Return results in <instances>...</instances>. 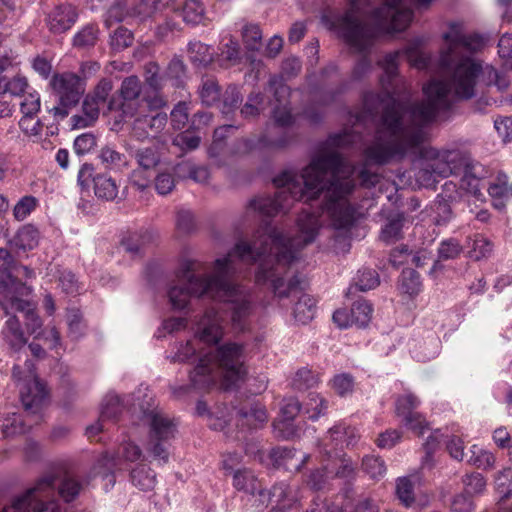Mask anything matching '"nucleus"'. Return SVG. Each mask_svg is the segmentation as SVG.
I'll return each mask as SVG.
<instances>
[{"label":"nucleus","instance_id":"nucleus-1","mask_svg":"<svg viewBox=\"0 0 512 512\" xmlns=\"http://www.w3.org/2000/svg\"><path fill=\"white\" fill-rule=\"evenodd\" d=\"M355 167L337 151L314 156L300 177L283 171L273 179L277 191L273 197L261 196L250 201L248 213L260 218L252 242L240 241L235 251L245 261L258 263L256 283L269 284L279 299L298 297L293 316L301 324L309 323L316 313V300L302 293L296 274L285 281L291 265L297 259L295 240L272 225V218L286 212L294 201H304L309 209H302L297 227L302 246L312 243L320 228V216L326 212L335 229H348L357 220V208L348 200L356 187Z\"/></svg>","mask_w":512,"mask_h":512},{"label":"nucleus","instance_id":"nucleus-2","mask_svg":"<svg viewBox=\"0 0 512 512\" xmlns=\"http://www.w3.org/2000/svg\"><path fill=\"white\" fill-rule=\"evenodd\" d=\"M397 59V52L384 57V75L380 79L383 90L379 93L368 91L363 96L364 106L370 113L381 107L374 139L365 149L366 158L377 165L403 159L420 148L426 139L424 125L450 109L449 92L452 90L459 99H471L476 95L475 87L480 80V61L473 57L453 56L450 64L439 63L447 74L448 83L429 82L423 88L426 99L409 104L397 99L392 89V82L398 75Z\"/></svg>","mask_w":512,"mask_h":512},{"label":"nucleus","instance_id":"nucleus-3","mask_svg":"<svg viewBox=\"0 0 512 512\" xmlns=\"http://www.w3.org/2000/svg\"><path fill=\"white\" fill-rule=\"evenodd\" d=\"M234 258L244 261L235 251L215 260L214 273L199 274L201 264L186 259L180 264L177 277L179 283L171 285L167 291L168 301L175 311H189L192 297L211 299L223 303V315L214 307L206 308L196 323L195 334L199 340L216 345L224 335L223 322L229 319L234 332H244L248 327L251 301L247 292L230 279L235 273Z\"/></svg>","mask_w":512,"mask_h":512},{"label":"nucleus","instance_id":"nucleus-4","mask_svg":"<svg viewBox=\"0 0 512 512\" xmlns=\"http://www.w3.org/2000/svg\"><path fill=\"white\" fill-rule=\"evenodd\" d=\"M384 1L372 11L371 24L361 19L357 0H350V7L331 22V29L356 52L369 51L375 38L404 31L413 18L411 9L398 7L400 0Z\"/></svg>","mask_w":512,"mask_h":512},{"label":"nucleus","instance_id":"nucleus-5","mask_svg":"<svg viewBox=\"0 0 512 512\" xmlns=\"http://www.w3.org/2000/svg\"><path fill=\"white\" fill-rule=\"evenodd\" d=\"M87 483L88 480L84 481L80 476L68 472L60 477L45 475L1 512H60L56 494L70 503L79 496Z\"/></svg>","mask_w":512,"mask_h":512},{"label":"nucleus","instance_id":"nucleus-6","mask_svg":"<svg viewBox=\"0 0 512 512\" xmlns=\"http://www.w3.org/2000/svg\"><path fill=\"white\" fill-rule=\"evenodd\" d=\"M146 404L140 405V419L149 429L146 451L159 464L164 465L169 460L170 441L175 437L176 424L154 404L152 398Z\"/></svg>","mask_w":512,"mask_h":512},{"label":"nucleus","instance_id":"nucleus-7","mask_svg":"<svg viewBox=\"0 0 512 512\" xmlns=\"http://www.w3.org/2000/svg\"><path fill=\"white\" fill-rule=\"evenodd\" d=\"M50 86L58 98V105L49 110L55 118H66L85 93V80L72 72L55 73Z\"/></svg>","mask_w":512,"mask_h":512},{"label":"nucleus","instance_id":"nucleus-8","mask_svg":"<svg viewBox=\"0 0 512 512\" xmlns=\"http://www.w3.org/2000/svg\"><path fill=\"white\" fill-rule=\"evenodd\" d=\"M216 359L223 370L224 389L232 390L238 387L247 374L244 346L235 342L224 343L218 346Z\"/></svg>","mask_w":512,"mask_h":512},{"label":"nucleus","instance_id":"nucleus-9","mask_svg":"<svg viewBox=\"0 0 512 512\" xmlns=\"http://www.w3.org/2000/svg\"><path fill=\"white\" fill-rule=\"evenodd\" d=\"M142 456V450L137 444L124 441L117 447L114 454L105 452L98 458L94 466L95 474L101 475L113 486L115 484L114 471L116 469L123 470L124 465L136 462Z\"/></svg>","mask_w":512,"mask_h":512},{"label":"nucleus","instance_id":"nucleus-10","mask_svg":"<svg viewBox=\"0 0 512 512\" xmlns=\"http://www.w3.org/2000/svg\"><path fill=\"white\" fill-rule=\"evenodd\" d=\"M427 155L432 158L431 162H427L417 174L418 180L424 183L425 186H431L437 182V177L445 178L452 175L453 169L458 166L455 163L459 162V150H445L437 151L430 149Z\"/></svg>","mask_w":512,"mask_h":512},{"label":"nucleus","instance_id":"nucleus-11","mask_svg":"<svg viewBox=\"0 0 512 512\" xmlns=\"http://www.w3.org/2000/svg\"><path fill=\"white\" fill-rule=\"evenodd\" d=\"M12 377L16 381L24 382L20 389V398L25 411L33 414L38 413L47 395L43 383L33 374L30 367L27 371H24L19 365H14Z\"/></svg>","mask_w":512,"mask_h":512},{"label":"nucleus","instance_id":"nucleus-12","mask_svg":"<svg viewBox=\"0 0 512 512\" xmlns=\"http://www.w3.org/2000/svg\"><path fill=\"white\" fill-rule=\"evenodd\" d=\"M445 39L449 42L446 50H443L439 57L441 65L451 63L453 56L472 57V54L483 49L486 38L479 33L455 34L450 36L445 34Z\"/></svg>","mask_w":512,"mask_h":512},{"label":"nucleus","instance_id":"nucleus-13","mask_svg":"<svg viewBox=\"0 0 512 512\" xmlns=\"http://www.w3.org/2000/svg\"><path fill=\"white\" fill-rule=\"evenodd\" d=\"M420 404V399L411 392L398 395L395 399V413L401 418L402 425L418 436L429 429L425 417L416 411Z\"/></svg>","mask_w":512,"mask_h":512},{"label":"nucleus","instance_id":"nucleus-14","mask_svg":"<svg viewBox=\"0 0 512 512\" xmlns=\"http://www.w3.org/2000/svg\"><path fill=\"white\" fill-rule=\"evenodd\" d=\"M292 136L284 131L279 137L273 139L267 134L236 139L229 147V154L233 156L247 155L253 151L282 149L289 145Z\"/></svg>","mask_w":512,"mask_h":512},{"label":"nucleus","instance_id":"nucleus-15","mask_svg":"<svg viewBox=\"0 0 512 512\" xmlns=\"http://www.w3.org/2000/svg\"><path fill=\"white\" fill-rule=\"evenodd\" d=\"M78 184L82 188L89 186V182H93L95 196L99 199L112 201L117 197L118 186L115 179L108 174H94V167L85 163L78 172Z\"/></svg>","mask_w":512,"mask_h":512},{"label":"nucleus","instance_id":"nucleus-16","mask_svg":"<svg viewBox=\"0 0 512 512\" xmlns=\"http://www.w3.org/2000/svg\"><path fill=\"white\" fill-rule=\"evenodd\" d=\"M120 96L122 101L118 103V110L120 111L119 120L116 124L126 122L127 119L133 118L137 115L138 100L141 94V82L137 76L126 77L121 84Z\"/></svg>","mask_w":512,"mask_h":512},{"label":"nucleus","instance_id":"nucleus-17","mask_svg":"<svg viewBox=\"0 0 512 512\" xmlns=\"http://www.w3.org/2000/svg\"><path fill=\"white\" fill-rule=\"evenodd\" d=\"M189 377L191 385L172 387V393L176 398L186 395L192 387L198 390H206L215 385L211 359L208 357L199 358L198 364L190 371Z\"/></svg>","mask_w":512,"mask_h":512},{"label":"nucleus","instance_id":"nucleus-18","mask_svg":"<svg viewBox=\"0 0 512 512\" xmlns=\"http://www.w3.org/2000/svg\"><path fill=\"white\" fill-rule=\"evenodd\" d=\"M355 438L354 429L346 427L342 424L334 425L329 429L327 435L320 440V452L327 460L333 458V451L332 449L328 448L329 440L334 443L335 456H344V447L354 445L356 443Z\"/></svg>","mask_w":512,"mask_h":512},{"label":"nucleus","instance_id":"nucleus-19","mask_svg":"<svg viewBox=\"0 0 512 512\" xmlns=\"http://www.w3.org/2000/svg\"><path fill=\"white\" fill-rule=\"evenodd\" d=\"M78 17V10L74 5L60 3L47 14L45 21L51 33L62 34L73 27Z\"/></svg>","mask_w":512,"mask_h":512},{"label":"nucleus","instance_id":"nucleus-20","mask_svg":"<svg viewBox=\"0 0 512 512\" xmlns=\"http://www.w3.org/2000/svg\"><path fill=\"white\" fill-rule=\"evenodd\" d=\"M16 255L7 248H0V281L18 295H28L31 292L30 287L12 275L13 270H17Z\"/></svg>","mask_w":512,"mask_h":512},{"label":"nucleus","instance_id":"nucleus-21","mask_svg":"<svg viewBox=\"0 0 512 512\" xmlns=\"http://www.w3.org/2000/svg\"><path fill=\"white\" fill-rule=\"evenodd\" d=\"M39 231L32 224H25L21 226L15 235L7 241V246L13 253L21 257L27 256V253L38 246Z\"/></svg>","mask_w":512,"mask_h":512},{"label":"nucleus","instance_id":"nucleus-22","mask_svg":"<svg viewBox=\"0 0 512 512\" xmlns=\"http://www.w3.org/2000/svg\"><path fill=\"white\" fill-rule=\"evenodd\" d=\"M167 121L168 116L165 112L140 115L134 121L133 131L138 137L148 136L150 132L158 134L165 128Z\"/></svg>","mask_w":512,"mask_h":512},{"label":"nucleus","instance_id":"nucleus-23","mask_svg":"<svg viewBox=\"0 0 512 512\" xmlns=\"http://www.w3.org/2000/svg\"><path fill=\"white\" fill-rule=\"evenodd\" d=\"M455 165L458 167L454 169L455 171L452 172V175H462L463 181L467 179L473 180L475 184L468 182V185L472 186L474 193H476L478 190V182L486 177L488 171L482 164L479 162L470 161L461 152L459 162L455 163Z\"/></svg>","mask_w":512,"mask_h":512},{"label":"nucleus","instance_id":"nucleus-24","mask_svg":"<svg viewBox=\"0 0 512 512\" xmlns=\"http://www.w3.org/2000/svg\"><path fill=\"white\" fill-rule=\"evenodd\" d=\"M237 417L238 425L247 427L249 430L261 428L268 419L266 410L258 404L251 405L249 408H239Z\"/></svg>","mask_w":512,"mask_h":512},{"label":"nucleus","instance_id":"nucleus-25","mask_svg":"<svg viewBox=\"0 0 512 512\" xmlns=\"http://www.w3.org/2000/svg\"><path fill=\"white\" fill-rule=\"evenodd\" d=\"M405 221L406 217L403 212L390 214L381 228L380 239L386 244H391L403 238Z\"/></svg>","mask_w":512,"mask_h":512},{"label":"nucleus","instance_id":"nucleus-26","mask_svg":"<svg viewBox=\"0 0 512 512\" xmlns=\"http://www.w3.org/2000/svg\"><path fill=\"white\" fill-rule=\"evenodd\" d=\"M99 34L100 30L98 25L88 23L73 36L72 45L78 50H90L97 44Z\"/></svg>","mask_w":512,"mask_h":512},{"label":"nucleus","instance_id":"nucleus-27","mask_svg":"<svg viewBox=\"0 0 512 512\" xmlns=\"http://www.w3.org/2000/svg\"><path fill=\"white\" fill-rule=\"evenodd\" d=\"M112 90L113 81L109 78H103L88 95L90 99H94L102 107L107 106L108 111L118 110V101L114 97L109 99Z\"/></svg>","mask_w":512,"mask_h":512},{"label":"nucleus","instance_id":"nucleus-28","mask_svg":"<svg viewBox=\"0 0 512 512\" xmlns=\"http://www.w3.org/2000/svg\"><path fill=\"white\" fill-rule=\"evenodd\" d=\"M130 480L140 490L150 491L156 484V474L147 464L140 463L131 470Z\"/></svg>","mask_w":512,"mask_h":512},{"label":"nucleus","instance_id":"nucleus-29","mask_svg":"<svg viewBox=\"0 0 512 512\" xmlns=\"http://www.w3.org/2000/svg\"><path fill=\"white\" fill-rule=\"evenodd\" d=\"M165 76L168 83L175 88L185 85L188 78L187 67L180 57H173L165 69Z\"/></svg>","mask_w":512,"mask_h":512},{"label":"nucleus","instance_id":"nucleus-30","mask_svg":"<svg viewBox=\"0 0 512 512\" xmlns=\"http://www.w3.org/2000/svg\"><path fill=\"white\" fill-rule=\"evenodd\" d=\"M214 49L200 41H192L188 44L190 61L197 67H206L213 61Z\"/></svg>","mask_w":512,"mask_h":512},{"label":"nucleus","instance_id":"nucleus-31","mask_svg":"<svg viewBox=\"0 0 512 512\" xmlns=\"http://www.w3.org/2000/svg\"><path fill=\"white\" fill-rule=\"evenodd\" d=\"M168 5V0H140L130 10V15L141 21L152 17Z\"/></svg>","mask_w":512,"mask_h":512},{"label":"nucleus","instance_id":"nucleus-32","mask_svg":"<svg viewBox=\"0 0 512 512\" xmlns=\"http://www.w3.org/2000/svg\"><path fill=\"white\" fill-rule=\"evenodd\" d=\"M379 283V275L375 270L366 268L359 270L354 285H351L348 289V294L356 291L366 292L376 288Z\"/></svg>","mask_w":512,"mask_h":512},{"label":"nucleus","instance_id":"nucleus-33","mask_svg":"<svg viewBox=\"0 0 512 512\" xmlns=\"http://www.w3.org/2000/svg\"><path fill=\"white\" fill-rule=\"evenodd\" d=\"M123 411V405L120 398L116 394L109 393L103 400L100 420L101 421H112L116 423L119 420V416Z\"/></svg>","mask_w":512,"mask_h":512},{"label":"nucleus","instance_id":"nucleus-34","mask_svg":"<svg viewBox=\"0 0 512 512\" xmlns=\"http://www.w3.org/2000/svg\"><path fill=\"white\" fill-rule=\"evenodd\" d=\"M233 486L239 491L255 496L259 489V480L250 470H237L233 476Z\"/></svg>","mask_w":512,"mask_h":512},{"label":"nucleus","instance_id":"nucleus-35","mask_svg":"<svg viewBox=\"0 0 512 512\" xmlns=\"http://www.w3.org/2000/svg\"><path fill=\"white\" fill-rule=\"evenodd\" d=\"M373 308L364 299L355 301L350 310V322L358 327H365L371 320Z\"/></svg>","mask_w":512,"mask_h":512},{"label":"nucleus","instance_id":"nucleus-36","mask_svg":"<svg viewBox=\"0 0 512 512\" xmlns=\"http://www.w3.org/2000/svg\"><path fill=\"white\" fill-rule=\"evenodd\" d=\"M174 172L178 177H188L197 183H204L209 178V171L204 166H195L189 162H182L175 166Z\"/></svg>","mask_w":512,"mask_h":512},{"label":"nucleus","instance_id":"nucleus-37","mask_svg":"<svg viewBox=\"0 0 512 512\" xmlns=\"http://www.w3.org/2000/svg\"><path fill=\"white\" fill-rule=\"evenodd\" d=\"M467 247L469 248V257L475 261L488 257L492 251V243L482 235H475L474 238L469 237Z\"/></svg>","mask_w":512,"mask_h":512},{"label":"nucleus","instance_id":"nucleus-38","mask_svg":"<svg viewBox=\"0 0 512 512\" xmlns=\"http://www.w3.org/2000/svg\"><path fill=\"white\" fill-rule=\"evenodd\" d=\"M145 83L153 92L162 91L168 84L165 73L160 74V67L156 62H149L145 66Z\"/></svg>","mask_w":512,"mask_h":512},{"label":"nucleus","instance_id":"nucleus-39","mask_svg":"<svg viewBox=\"0 0 512 512\" xmlns=\"http://www.w3.org/2000/svg\"><path fill=\"white\" fill-rule=\"evenodd\" d=\"M319 381L320 378L317 373L303 367L295 373L292 380V387L297 391H306L316 387Z\"/></svg>","mask_w":512,"mask_h":512},{"label":"nucleus","instance_id":"nucleus-40","mask_svg":"<svg viewBox=\"0 0 512 512\" xmlns=\"http://www.w3.org/2000/svg\"><path fill=\"white\" fill-rule=\"evenodd\" d=\"M420 274L411 268L404 269L401 273L399 286L403 293L410 296L417 295L421 289Z\"/></svg>","mask_w":512,"mask_h":512},{"label":"nucleus","instance_id":"nucleus-41","mask_svg":"<svg viewBox=\"0 0 512 512\" xmlns=\"http://www.w3.org/2000/svg\"><path fill=\"white\" fill-rule=\"evenodd\" d=\"M199 95L202 103L206 106H212L219 102L221 91L217 81L213 78H207L202 81Z\"/></svg>","mask_w":512,"mask_h":512},{"label":"nucleus","instance_id":"nucleus-42","mask_svg":"<svg viewBox=\"0 0 512 512\" xmlns=\"http://www.w3.org/2000/svg\"><path fill=\"white\" fill-rule=\"evenodd\" d=\"M204 7L200 0H187L183 5L180 15L189 24H199L204 18Z\"/></svg>","mask_w":512,"mask_h":512},{"label":"nucleus","instance_id":"nucleus-43","mask_svg":"<svg viewBox=\"0 0 512 512\" xmlns=\"http://www.w3.org/2000/svg\"><path fill=\"white\" fill-rule=\"evenodd\" d=\"M331 473L328 467L318 468L310 471L305 477V484L313 491H321L326 488L329 479L331 478Z\"/></svg>","mask_w":512,"mask_h":512},{"label":"nucleus","instance_id":"nucleus-44","mask_svg":"<svg viewBox=\"0 0 512 512\" xmlns=\"http://www.w3.org/2000/svg\"><path fill=\"white\" fill-rule=\"evenodd\" d=\"M267 92L273 95L277 105H284L290 96V88L280 76H272L269 79Z\"/></svg>","mask_w":512,"mask_h":512},{"label":"nucleus","instance_id":"nucleus-45","mask_svg":"<svg viewBox=\"0 0 512 512\" xmlns=\"http://www.w3.org/2000/svg\"><path fill=\"white\" fill-rule=\"evenodd\" d=\"M243 101L240 88L236 85H229L223 93L221 111L228 115L237 109Z\"/></svg>","mask_w":512,"mask_h":512},{"label":"nucleus","instance_id":"nucleus-46","mask_svg":"<svg viewBox=\"0 0 512 512\" xmlns=\"http://www.w3.org/2000/svg\"><path fill=\"white\" fill-rule=\"evenodd\" d=\"M479 81H482L486 86H497L499 90H504L508 87V81L505 76L491 65H481Z\"/></svg>","mask_w":512,"mask_h":512},{"label":"nucleus","instance_id":"nucleus-47","mask_svg":"<svg viewBox=\"0 0 512 512\" xmlns=\"http://www.w3.org/2000/svg\"><path fill=\"white\" fill-rule=\"evenodd\" d=\"M362 469L372 479H380L386 473L384 460L375 455H367L362 459Z\"/></svg>","mask_w":512,"mask_h":512},{"label":"nucleus","instance_id":"nucleus-48","mask_svg":"<svg viewBox=\"0 0 512 512\" xmlns=\"http://www.w3.org/2000/svg\"><path fill=\"white\" fill-rule=\"evenodd\" d=\"M30 428L24 423L22 416L18 414H12L5 418L2 424V433L5 438L13 437L16 435L24 434Z\"/></svg>","mask_w":512,"mask_h":512},{"label":"nucleus","instance_id":"nucleus-49","mask_svg":"<svg viewBox=\"0 0 512 512\" xmlns=\"http://www.w3.org/2000/svg\"><path fill=\"white\" fill-rule=\"evenodd\" d=\"M467 461L477 468L490 469L494 467L496 458L492 452L479 449L476 445H473L471 448V456Z\"/></svg>","mask_w":512,"mask_h":512},{"label":"nucleus","instance_id":"nucleus-50","mask_svg":"<svg viewBox=\"0 0 512 512\" xmlns=\"http://www.w3.org/2000/svg\"><path fill=\"white\" fill-rule=\"evenodd\" d=\"M133 41V33L129 29L120 26L110 36V47L112 50L120 52L130 47Z\"/></svg>","mask_w":512,"mask_h":512},{"label":"nucleus","instance_id":"nucleus-51","mask_svg":"<svg viewBox=\"0 0 512 512\" xmlns=\"http://www.w3.org/2000/svg\"><path fill=\"white\" fill-rule=\"evenodd\" d=\"M396 495L405 507H410L414 503V484L408 477H400L397 479Z\"/></svg>","mask_w":512,"mask_h":512},{"label":"nucleus","instance_id":"nucleus-52","mask_svg":"<svg viewBox=\"0 0 512 512\" xmlns=\"http://www.w3.org/2000/svg\"><path fill=\"white\" fill-rule=\"evenodd\" d=\"M463 251V246L456 238L442 240L438 247V258L440 260L456 259Z\"/></svg>","mask_w":512,"mask_h":512},{"label":"nucleus","instance_id":"nucleus-53","mask_svg":"<svg viewBox=\"0 0 512 512\" xmlns=\"http://www.w3.org/2000/svg\"><path fill=\"white\" fill-rule=\"evenodd\" d=\"M293 419L276 418L273 422L274 432L278 438L290 440L299 435V428Z\"/></svg>","mask_w":512,"mask_h":512},{"label":"nucleus","instance_id":"nucleus-54","mask_svg":"<svg viewBox=\"0 0 512 512\" xmlns=\"http://www.w3.org/2000/svg\"><path fill=\"white\" fill-rule=\"evenodd\" d=\"M242 38L245 46L250 51H258L262 45V33L256 24H247L242 29Z\"/></svg>","mask_w":512,"mask_h":512},{"label":"nucleus","instance_id":"nucleus-55","mask_svg":"<svg viewBox=\"0 0 512 512\" xmlns=\"http://www.w3.org/2000/svg\"><path fill=\"white\" fill-rule=\"evenodd\" d=\"M153 232L149 230H145L140 232L139 234H134L122 241L123 248L131 253L138 254L141 250V246L152 241Z\"/></svg>","mask_w":512,"mask_h":512},{"label":"nucleus","instance_id":"nucleus-56","mask_svg":"<svg viewBox=\"0 0 512 512\" xmlns=\"http://www.w3.org/2000/svg\"><path fill=\"white\" fill-rule=\"evenodd\" d=\"M329 402L318 394L310 393L309 401L307 403L308 418L312 421L317 420L320 416L325 415L328 409Z\"/></svg>","mask_w":512,"mask_h":512},{"label":"nucleus","instance_id":"nucleus-57","mask_svg":"<svg viewBox=\"0 0 512 512\" xmlns=\"http://www.w3.org/2000/svg\"><path fill=\"white\" fill-rule=\"evenodd\" d=\"M201 136L191 130L179 133L174 139L173 144L183 151H193L199 147Z\"/></svg>","mask_w":512,"mask_h":512},{"label":"nucleus","instance_id":"nucleus-58","mask_svg":"<svg viewBox=\"0 0 512 512\" xmlns=\"http://www.w3.org/2000/svg\"><path fill=\"white\" fill-rule=\"evenodd\" d=\"M220 60L225 63L226 66L236 65L241 59V50L237 41L229 39L225 43L220 52Z\"/></svg>","mask_w":512,"mask_h":512},{"label":"nucleus","instance_id":"nucleus-59","mask_svg":"<svg viewBox=\"0 0 512 512\" xmlns=\"http://www.w3.org/2000/svg\"><path fill=\"white\" fill-rule=\"evenodd\" d=\"M332 389L341 397H345L353 392L354 378L351 374H337L331 380Z\"/></svg>","mask_w":512,"mask_h":512},{"label":"nucleus","instance_id":"nucleus-60","mask_svg":"<svg viewBox=\"0 0 512 512\" xmlns=\"http://www.w3.org/2000/svg\"><path fill=\"white\" fill-rule=\"evenodd\" d=\"M38 200L32 195L22 197L13 208V216L16 220L22 221L31 214L37 207Z\"/></svg>","mask_w":512,"mask_h":512},{"label":"nucleus","instance_id":"nucleus-61","mask_svg":"<svg viewBox=\"0 0 512 512\" xmlns=\"http://www.w3.org/2000/svg\"><path fill=\"white\" fill-rule=\"evenodd\" d=\"M296 450L287 446H278L272 448L269 457L273 464L277 467H288L289 462L295 457Z\"/></svg>","mask_w":512,"mask_h":512},{"label":"nucleus","instance_id":"nucleus-62","mask_svg":"<svg viewBox=\"0 0 512 512\" xmlns=\"http://www.w3.org/2000/svg\"><path fill=\"white\" fill-rule=\"evenodd\" d=\"M451 201H446L437 198L434 203V222L436 225H446L453 217V212L450 206Z\"/></svg>","mask_w":512,"mask_h":512},{"label":"nucleus","instance_id":"nucleus-63","mask_svg":"<svg viewBox=\"0 0 512 512\" xmlns=\"http://www.w3.org/2000/svg\"><path fill=\"white\" fill-rule=\"evenodd\" d=\"M97 145V137L92 132H86L74 140V151L77 155H85L91 152Z\"/></svg>","mask_w":512,"mask_h":512},{"label":"nucleus","instance_id":"nucleus-64","mask_svg":"<svg viewBox=\"0 0 512 512\" xmlns=\"http://www.w3.org/2000/svg\"><path fill=\"white\" fill-rule=\"evenodd\" d=\"M498 55L504 60V68L512 70V34H503L498 41Z\"/></svg>","mask_w":512,"mask_h":512}]
</instances>
